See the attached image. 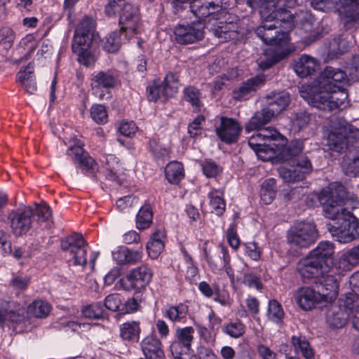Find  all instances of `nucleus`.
<instances>
[{"mask_svg": "<svg viewBox=\"0 0 359 359\" xmlns=\"http://www.w3.org/2000/svg\"><path fill=\"white\" fill-rule=\"evenodd\" d=\"M319 65L316 58L304 54L294 61L293 68L299 76L304 78L313 75L318 69Z\"/></svg>", "mask_w": 359, "mask_h": 359, "instance_id": "nucleus-29", "label": "nucleus"}, {"mask_svg": "<svg viewBox=\"0 0 359 359\" xmlns=\"http://www.w3.org/2000/svg\"><path fill=\"white\" fill-rule=\"evenodd\" d=\"M292 344L297 353H301L305 359H314L313 350L304 336H292Z\"/></svg>", "mask_w": 359, "mask_h": 359, "instance_id": "nucleus-39", "label": "nucleus"}, {"mask_svg": "<svg viewBox=\"0 0 359 359\" xmlns=\"http://www.w3.org/2000/svg\"><path fill=\"white\" fill-rule=\"evenodd\" d=\"M359 140V129L344 119H339L338 126L328 134L327 145L330 149L341 152L348 145Z\"/></svg>", "mask_w": 359, "mask_h": 359, "instance_id": "nucleus-8", "label": "nucleus"}, {"mask_svg": "<svg viewBox=\"0 0 359 359\" xmlns=\"http://www.w3.org/2000/svg\"><path fill=\"white\" fill-rule=\"evenodd\" d=\"M276 195V182L273 178L266 180L260 189L261 200L265 204H270Z\"/></svg>", "mask_w": 359, "mask_h": 359, "instance_id": "nucleus-41", "label": "nucleus"}, {"mask_svg": "<svg viewBox=\"0 0 359 359\" xmlns=\"http://www.w3.org/2000/svg\"><path fill=\"white\" fill-rule=\"evenodd\" d=\"M50 311V304L41 299L34 301L25 311L24 305L13 300L0 299V326L3 327L7 321L21 323L27 318H43L49 314Z\"/></svg>", "mask_w": 359, "mask_h": 359, "instance_id": "nucleus-4", "label": "nucleus"}, {"mask_svg": "<svg viewBox=\"0 0 359 359\" xmlns=\"http://www.w3.org/2000/svg\"><path fill=\"white\" fill-rule=\"evenodd\" d=\"M165 233L163 231L157 230L152 235L147 244V250L149 256L156 259L164 249Z\"/></svg>", "mask_w": 359, "mask_h": 359, "instance_id": "nucleus-31", "label": "nucleus"}, {"mask_svg": "<svg viewBox=\"0 0 359 359\" xmlns=\"http://www.w3.org/2000/svg\"><path fill=\"white\" fill-rule=\"evenodd\" d=\"M286 144V142H285ZM304 149L303 141L300 140H292L286 147L285 144L279 151H276V154H281L285 160L296 159L302 156H306L302 154Z\"/></svg>", "mask_w": 359, "mask_h": 359, "instance_id": "nucleus-33", "label": "nucleus"}, {"mask_svg": "<svg viewBox=\"0 0 359 359\" xmlns=\"http://www.w3.org/2000/svg\"><path fill=\"white\" fill-rule=\"evenodd\" d=\"M121 30L128 34H136L141 30L139 10L137 6L127 3L122 8L119 15Z\"/></svg>", "mask_w": 359, "mask_h": 359, "instance_id": "nucleus-22", "label": "nucleus"}, {"mask_svg": "<svg viewBox=\"0 0 359 359\" xmlns=\"http://www.w3.org/2000/svg\"><path fill=\"white\" fill-rule=\"evenodd\" d=\"M194 327L189 326L176 327L174 340L170 342V350L174 359H192L196 358L191 352L194 337Z\"/></svg>", "mask_w": 359, "mask_h": 359, "instance_id": "nucleus-13", "label": "nucleus"}, {"mask_svg": "<svg viewBox=\"0 0 359 359\" xmlns=\"http://www.w3.org/2000/svg\"><path fill=\"white\" fill-rule=\"evenodd\" d=\"M165 177L172 184H177L184 177L183 165L178 161L170 162L165 169Z\"/></svg>", "mask_w": 359, "mask_h": 359, "instance_id": "nucleus-36", "label": "nucleus"}, {"mask_svg": "<svg viewBox=\"0 0 359 359\" xmlns=\"http://www.w3.org/2000/svg\"><path fill=\"white\" fill-rule=\"evenodd\" d=\"M219 123L215 127V133L221 141L226 144L236 142L242 130L240 123L234 118L219 116Z\"/></svg>", "mask_w": 359, "mask_h": 359, "instance_id": "nucleus-23", "label": "nucleus"}, {"mask_svg": "<svg viewBox=\"0 0 359 359\" xmlns=\"http://www.w3.org/2000/svg\"><path fill=\"white\" fill-rule=\"evenodd\" d=\"M334 245L329 241H321L309 255L322 264L325 268L331 269L333 263Z\"/></svg>", "mask_w": 359, "mask_h": 359, "instance_id": "nucleus-26", "label": "nucleus"}, {"mask_svg": "<svg viewBox=\"0 0 359 359\" xmlns=\"http://www.w3.org/2000/svg\"><path fill=\"white\" fill-rule=\"evenodd\" d=\"M330 269L324 266L309 255L302 259L297 264V271L304 280L316 279V284L328 289L327 285V275Z\"/></svg>", "mask_w": 359, "mask_h": 359, "instance_id": "nucleus-15", "label": "nucleus"}, {"mask_svg": "<svg viewBox=\"0 0 359 359\" xmlns=\"http://www.w3.org/2000/svg\"><path fill=\"white\" fill-rule=\"evenodd\" d=\"M141 348L147 359H165L162 343L156 335L146 337L141 343Z\"/></svg>", "mask_w": 359, "mask_h": 359, "instance_id": "nucleus-28", "label": "nucleus"}, {"mask_svg": "<svg viewBox=\"0 0 359 359\" xmlns=\"http://www.w3.org/2000/svg\"><path fill=\"white\" fill-rule=\"evenodd\" d=\"M320 202L326 217L335 221L327 224L332 236L341 243H349L359 237V222L347 209L359 205L355 196L348 197L345 187L334 182L321 191Z\"/></svg>", "mask_w": 359, "mask_h": 359, "instance_id": "nucleus-1", "label": "nucleus"}, {"mask_svg": "<svg viewBox=\"0 0 359 359\" xmlns=\"http://www.w3.org/2000/svg\"><path fill=\"white\" fill-rule=\"evenodd\" d=\"M237 4H246L252 9H259L260 17L275 22L287 32L294 27V17L290 11L282 8L285 0H236Z\"/></svg>", "mask_w": 359, "mask_h": 359, "instance_id": "nucleus-5", "label": "nucleus"}, {"mask_svg": "<svg viewBox=\"0 0 359 359\" xmlns=\"http://www.w3.org/2000/svg\"><path fill=\"white\" fill-rule=\"evenodd\" d=\"M267 106L256 112L245 126V130L259 128L283 111L290 103L289 93L285 91L274 92L266 96Z\"/></svg>", "mask_w": 359, "mask_h": 359, "instance_id": "nucleus-7", "label": "nucleus"}, {"mask_svg": "<svg viewBox=\"0 0 359 359\" xmlns=\"http://www.w3.org/2000/svg\"><path fill=\"white\" fill-rule=\"evenodd\" d=\"M318 291L310 287H300L294 292L296 303L304 311H310L317 304L336 298L337 291H330L325 287L316 285Z\"/></svg>", "mask_w": 359, "mask_h": 359, "instance_id": "nucleus-9", "label": "nucleus"}, {"mask_svg": "<svg viewBox=\"0 0 359 359\" xmlns=\"http://www.w3.org/2000/svg\"><path fill=\"white\" fill-rule=\"evenodd\" d=\"M102 162L105 164L107 177L111 181H116V172L120 167L118 158L114 154H107L103 156Z\"/></svg>", "mask_w": 359, "mask_h": 359, "instance_id": "nucleus-42", "label": "nucleus"}, {"mask_svg": "<svg viewBox=\"0 0 359 359\" xmlns=\"http://www.w3.org/2000/svg\"><path fill=\"white\" fill-rule=\"evenodd\" d=\"M90 116L98 124H104L107 121V113L104 105L93 104L90 108Z\"/></svg>", "mask_w": 359, "mask_h": 359, "instance_id": "nucleus-50", "label": "nucleus"}, {"mask_svg": "<svg viewBox=\"0 0 359 359\" xmlns=\"http://www.w3.org/2000/svg\"><path fill=\"white\" fill-rule=\"evenodd\" d=\"M183 93L184 100L191 104L194 111H199L202 107L199 90L194 86H188L184 89Z\"/></svg>", "mask_w": 359, "mask_h": 359, "instance_id": "nucleus-45", "label": "nucleus"}, {"mask_svg": "<svg viewBox=\"0 0 359 359\" xmlns=\"http://www.w3.org/2000/svg\"><path fill=\"white\" fill-rule=\"evenodd\" d=\"M152 276V270L147 265H141L136 267L131 270L126 277V281L128 283L126 289L140 292L149 285Z\"/></svg>", "mask_w": 359, "mask_h": 359, "instance_id": "nucleus-24", "label": "nucleus"}, {"mask_svg": "<svg viewBox=\"0 0 359 359\" xmlns=\"http://www.w3.org/2000/svg\"><path fill=\"white\" fill-rule=\"evenodd\" d=\"M359 310V302H353L351 297L340 300L339 304H334L327 312L326 319L327 324L333 328H341L348 318L352 320L353 324L354 316Z\"/></svg>", "mask_w": 359, "mask_h": 359, "instance_id": "nucleus-10", "label": "nucleus"}, {"mask_svg": "<svg viewBox=\"0 0 359 359\" xmlns=\"http://www.w3.org/2000/svg\"><path fill=\"white\" fill-rule=\"evenodd\" d=\"M350 79L353 81L359 80V56H354L348 67Z\"/></svg>", "mask_w": 359, "mask_h": 359, "instance_id": "nucleus-62", "label": "nucleus"}, {"mask_svg": "<svg viewBox=\"0 0 359 359\" xmlns=\"http://www.w3.org/2000/svg\"><path fill=\"white\" fill-rule=\"evenodd\" d=\"M221 25L218 26L214 30V34L221 42L227 41L229 40L234 39L237 36V26L233 22L220 23Z\"/></svg>", "mask_w": 359, "mask_h": 359, "instance_id": "nucleus-37", "label": "nucleus"}, {"mask_svg": "<svg viewBox=\"0 0 359 359\" xmlns=\"http://www.w3.org/2000/svg\"><path fill=\"white\" fill-rule=\"evenodd\" d=\"M358 261L350 250L343 253L335 266H332L330 269L327 281V285L330 291H338V283L344 273L352 270L357 264Z\"/></svg>", "mask_w": 359, "mask_h": 359, "instance_id": "nucleus-17", "label": "nucleus"}, {"mask_svg": "<svg viewBox=\"0 0 359 359\" xmlns=\"http://www.w3.org/2000/svg\"><path fill=\"white\" fill-rule=\"evenodd\" d=\"M140 332V323L137 321L126 322L120 325V337L124 341H138Z\"/></svg>", "mask_w": 359, "mask_h": 359, "instance_id": "nucleus-34", "label": "nucleus"}, {"mask_svg": "<svg viewBox=\"0 0 359 359\" xmlns=\"http://www.w3.org/2000/svg\"><path fill=\"white\" fill-rule=\"evenodd\" d=\"M74 145L71 146L67 154L73 160L78 163L82 168L83 172H88L94 170L95 162L93 158L89 156L88 154L84 151L82 144L76 137H72Z\"/></svg>", "mask_w": 359, "mask_h": 359, "instance_id": "nucleus-25", "label": "nucleus"}, {"mask_svg": "<svg viewBox=\"0 0 359 359\" xmlns=\"http://www.w3.org/2000/svg\"><path fill=\"white\" fill-rule=\"evenodd\" d=\"M120 83L119 76L116 71L95 72L90 79V86L93 94L100 100L109 97V90L115 88Z\"/></svg>", "mask_w": 359, "mask_h": 359, "instance_id": "nucleus-16", "label": "nucleus"}, {"mask_svg": "<svg viewBox=\"0 0 359 359\" xmlns=\"http://www.w3.org/2000/svg\"><path fill=\"white\" fill-rule=\"evenodd\" d=\"M126 4L125 0H108L104 6V13L109 18L115 17L116 14L120 15L122 8Z\"/></svg>", "mask_w": 359, "mask_h": 359, "instance_id": "nucleus-51", "label": "nucleus"}, {"mask_svg": "<svg viewBox=\"0 0 359 359\" xmlns=\"http://www.w3.org/2000/svg\"><path fill=\"white\" fill-rule=\"evenodd\" d=\"M204 25L201 21L182 22L174 28L175 41L180 44L193 43L204 37Z\"/></svg>", "mask_w": 359, "mask_h": 359, "instance_id": "nucleus-21", "label": "nucleus"}, {"mask_svg": "<svg viewBox=\"0 0 359 359\" xmlns=\"http://www.w3.org/2000/svg\"><path fill=\"white\" fill-rule=\"evenodd\" d=\"M347 81L346 74L338 68L327 67L318 78L319 92L299 90L300 96L307 102L323 111L342 109L348 104V93L340 84Z\"/></svg>", "mask_w": 359, "mask_h": 359, "instance_id": "nucleus-2", "label": "nucleus"}, {"mask_svg": "<svg viewBox=\"0 0 359 359\" xmlns=\"http://www.w3.org/2000/svg\"><path fill=\"white\" fill-rule=\"evenodd\" d=\"M220 252L222 254L221 259L223 260V269L226 272V275L229 276L231 282L234 281V271L231 268L230 264L231 257L229 255L227 249L221 245L220 246Z\"/></svg>", "mask_w": 359, "mask_h": 359, "instance_id": "nucleus-53", "label": "nucleus"}, {"mask_svg": "<svg viewBox=\"0 0 359 359\" xmlns=\"http://www.w3.org/2000/svg\"><path fill=\"white\" fill-rule=\"evenodd\" d=\"M153 219V212L149 205L142 206L136 215V226L140 230L149 228Z\"/></svg>", "mask_w": 359, "mask_h": 359, "instance_id": "nucleus-40", "label": "nucleus"}, {"mask_svg": "<svg viewBox=\"0 0 359 359\" xmlns=\"http://www.w3.org/2000/svg\"><path fill=\"white\" fill-rule=\"evenodd\" d=\"M137 128L133 121H122L118 127V130L123 135L130 137L135 134Z\"/></svg>", "mask_w": 359, "mask_h": 359, "instance_id": "nucleus-61", "label": "nucleus"}, {"mask_svg": "<svg viewBox=\"0 0 359 359\" xmlns=\"http://www.w3.org/2000/svg\"><path fill=\"white\" fill-rule=\"evenodd\" d=\"M279 28L275 22L263 20L262 25L255 29L256 35L263 43L272 46L264 50L266 59L259 62V67L262 70L270 68L283 58L278 49L287 45L289 36L286 31Z\"/></svg>", "mask_w": 359, "mask_h": 359, "instance_id": "nucleus-3", "label": "nucleus"}, {"mask_svg": "<svg viewBox=\"0 0 359 359\" xmlns=\"http://www.w3.org/2000/svg\"><path fill=\"white\" fill-rule=\"evenodd\" d=\"M187 311V306L180 304L167 309L164 312V316L173 323L181 322L186 318Z\"/></svg>", "mask_w": 359, "mask_h": 359, "instance_id": "nucleus-43", "label": "nucleus"}, {"mask_svg": "<svg viewBox=\"0 0 359 359\" xmlns=\"http://www.w3.org/2000/svg\"><path fill=\"white\" fill-rule=\"evenodd\" d=\"M222 331L232 338H238L245 332V326L239 320L230 322L222 327Z\"/></svg>", "mask_w": 359, "mask_h": 359, "instance_id": "nucleus-47", "label": "nucleus"}, {"mask_svg": "<svg viewBox=\"0 0 359 359\" xmlns=\"http://www.w3.org/2000/svg\"><path fill=\"white\" fill-rule=\"evenodd\" d=\"M113 257L119 264H135L142 259V253L138 250L121 247L113 252Z\"/></svg>", "mask_w": 359, "mask_h": 359, "instance_id": "nucleus-30", "label": "nucleus"}, {"mask_svg": "<svg viewBox=\"0 0 359 359\" xmlns=\"http://www.w3.org/2000/svg\"><path fill=\"white\" fill-rule=\"evenodd\" d=\"M190 8L191 12L201 22L207 17L214 15L221 10V6L213 2H205L201 4L193 2Z\"/></svg>", "mask_w": 359, "mask_h": 359, "instance_id": "nucleus-32", "label": "nucleus"}, {"mask_svg": "<svg viewBox=\"0 0 359 359\" xmlns=\"http://www.w3.org/2000/svg\"><path fill=\"white\" fill-rule=\"evenodd\" d=\"M61 248L74 260V264L84 266L86 264V242L81 234L75 233L61 241Z\"/></svg>", "mask_w": 359, "mask_h": 359, "instance_id": "nucleus-18", "label": "nucleus"}, {"mask_svg": "<svg viewBox=\"0 0 359 359\" xmlns=\"http://www.w3.org/2000/svg\"><path fill=\"white\" fill-rule=\"evenodd\" d=\"M342 168L344 173L348 176L356 177L359 175V149L353 158L344 157Z\"/></svg>", "mask_w": 359, "mask_h": 359, "instance_id": "nucleus-44", "label": "nucleus"}, {"mask_svg": "<svg viewBox=\"0 0 359 359\" xmlns=\"http://www.w3.org/2000/svg\"><path fill=\"white\" fill-rule=\"evenodd\" d=\"M203 174L207 177H215L221 172L222 168L213 161L206 160L201 164Z\"/></svg>", "mask_w": 359, "mask_h": 359, "instance_id": "nucleus-52", "label": "nucleus"}, {"mask_svg": "<svg viewBox=\"0 0 359 359\" xmlns=\"http://www.w3.org/2000/svg\"><path fill=\"white\" fill-rule=\"evenodd\" d=\"M34 210L30 206H25L12 210L8 215L10 227L15 236L27 234L32 227Z\"/></svg>", "mask_w": 359, "mask_h": 359, "instance_id": "nucleus-20", "label": "nucleus"}, {"mask_svg": "<svg viewBox=\"0 0 359 359\" xmlns=\"http://www.w3.org/2000/svg\"><path fill=\"white\" fill-rule=\"evenodd\" d=\"M243 283L248 287L250 288H255L257 290H261L262 287L259 278L252 273H247L244 274Z\"/></svg>", "mask_w": 359, "mask_h": 359, "instance_id": "nucleus-57", "label": "nucleus"}, {"mask_svg": "<svg viewBox=\"0 0 359 359\" xmlns=\"http://www.w3.org/2000/svg\"><path fill=\"white\" fill-rule=\"evenodd\" d=\"M318 237L316 227L312 222H297L287 231V243L299 248L309 247Z\"/></svg>", "mask_w": 359, "mask_h": 359, "instance_id": "nucleus-12", "label": "nucleus"}, {"mask_svg": "<svg viewBox=\"0 0 359 359\" xmlns=\"http://www.w3.org/2000/svg\"><path fill=\"white\" fill-rule=\"evenodd\" d=\"M0 250L4 255H8L11 252V243L9 241V235L3 230H0Z\"/></svg>", "mask_w": 359, "mask_h": 359, "instance_id": "nucleus-60", "label": "nucleus"}, {"mask_svg": "<svg viewBox=\"0 0 359 359\" xmlns=\"http://www.w3.org/2000/svg\"><path fill=\"white\" fill-rule=\"evenodd\" d=\"M137 203V198L135 196L128 195L118 199L116 205L120 211H124L126 208L134 205Z\"/></svg>", "mask_w": 359, "mask_h": 359, "instance_id": "nucleus-59", "label": "nucleus"}, {"mask_svg": "<svg viewBox=\"0 0 359 359\" xmlns=\"http://www.w3.org/2000/svg\"><path fill=\"white\" fill-rule=\"evenodd\" d=\"M209 204L217 215H222L225 211L226 203L224 200V192L220 189H212L208 194Z\"/></svg>", "mask_w": 359, "mask_h": 359, "instance_id": "nucleus-38", "label": "nucleus"}, {"mask_svg": "<svg viewBox=\"0 0 359 359\" xmlns=\"http://www.w3.org/2000/svg\"><path fill=\"white\" fill-rule=\"evenodd\" d=\"M283 316L284 312L281 304L274 299L269 301L267 310L268 318L273 323H279Z\"/></svg>", "mask_w": 359, "mask_h": 359, "instance_id": "nucleus-48", "label": "nucleus"}, {"mask_svg": "<svg viewBox=\"0 0 359 359\" xmlns=\"http://www.w3.org/2000/svg\"><path fill=\"white\" fill-rule=\"evenodd\" d=\"M257 350L262 359H278L276 353L265 345H258Z\"/></svg>", "mask_w": 359, "mask_h": 359, "instance_id": "nucleus-64", "label": "nucleus"}, {"mask_svg": "<svg viewBox=\"0 0 359 359\" xmlns=\"http://www.w3.org/2000/svg\"><path fill=\"white\" fill-rule=\"evenodd\" d=\"M122 305L121 297L118 294H111L104 299V306L109 311H117Z\"/></svg>", "mask_w": 359, "mask_h": 359, "instance_id": "nucleus-54", "label": "nucleus"}, {"mask_svg": "<svg viewBox=\"0 0 359 359\" xmlns=\"http://www.w3.org/2000/svg\"><path fill=\"white\" fill-rule=\"evenodd\" d=\"M313 16L308 11H300L294 14V26L295 25H304L306 24H311L313 22Z\"/></svg>", "mask_w": 359, "mask_h": 359, "instance_id": "nucleus-58", "label": "nucleus"}, {"mask_svg": "<svg viewBox=\"0 0 359 359\" xmlns=\"http://www.w3.org/2000/svg\"><path fill=\"white\" fill-rule=\"evenodd\" d=\"M178 78L176 74L170 72L166 74L163 81L155 80L152 85L147 88L149 101L156 102L161 97L173 96L178 90Z\"/></svg>", "mask_w": 359, "mask_h": 359, "instance_id": "nucleus-19", "label": "nucleus"}, {"mask_svg": "<svg viewBox=\"0 0 359 359\" xmlns=\"http://www.w3.org/2000/svg\"><path fill=\"white\" fill-rule=\"evenodd\" d=\"M82 316L89 319H101L104 317V309L101 302H94L83 307Z\"/></svg>", "mask_w": 359, "mask_h": 359, "instance_id": "nucleus-46", "label": "nucleus"}, {"mask_svg": "<svg viewBox=\"0 0 359 359\" xmlns=\"http://www.w3.org/2000/svg\"><path fill=\"white\" fill-rule=\"evenodd\" d=\"M76 53L78 54V60L80 64L89 67L94 63V57L88 52V49L80 50Z\"/></svg>", "mask_w": 359, "mask_h": 359, "instance_id": "nucleus-63", "label": "nucleus"}, {"mask_svg": "<svg viewBox=\"0 0 359 359\" xmlns=\"http://www.w3.org/2000/svg\"><path fill=\"white\" fill-rule=\"evenodd\" d=\"M121 43L120 32H114L106 38L103 47L109 53H115L119 49Z\"/></svg>", "mask_w": 359, "mask_h": 359, "instance_id": "nucleus-49", "label": "nucleus"}, {"mask_svg": "<svg viewBox=\"0 0 359 359\" xmlns=\"http://www.w3.org/2000/svg\"><path fill=\"white\" fill-rule=\"evenodd\" d=\"M83 32L81 28H76L75 30L72 46L74 53L88 49L94 39L95 36Z\"/></svg>", "mask_w": 359, "mask_h": 359, "instance_id": "nucleus-35", "label": "nucleus"}, {"mask_svg": "<svg viewBox=\"0 0 359 359\" xmlns=\"http://www.w3.org/2000/svg\"><path fill=\"white\" fill-rule=\"evenodd\" d=\"M95 20L92 18L86 16L81 20L76 28H81L83 33L95 36Z\"/></svg>", "mask_w": 359, "mask_h": 359, "instance_id": "nucleus-56", "label": "nucleus"}, {"mask_svg": "<svg viewBox=\"0 0 359 359\" xmlns=\"http://www.w3.org/2000/svg\"><path fill=\"white\" fill-rule=\"evenodd\" d=\"M262 127L252 130L258 132L249 138L248 144L255 151L258 158L266 161L282 149L285 138L275 128Z\"/></svg>", "mask_w": 359, "mask_h": 359, "instance_id": "nucleus-6", "label": "nucleus"}, {"mask_svg": "<svg viewBox=\"0 0 359 359\" xmlns=\"http://www.w3.org/2000/svg\"><path fill=\"white\" fill-rule=\"evenodd\" d=\"M313 165L307 156L292 159L287 166L278 168V174L286 183H295L303 181L311 173Z\"/></svg>", "mask_w": 359, "mask_h": 359, "instance_id": "nucleus-14", "label": "nucleus"}, {"mask_svg": "<svg viewBox=\"0 0 359 359\" xmlns=\"http://www.w3.org/2000/svg\"><path fill=\"white\" fill-rule=\"evenodd\" d=\"M36 214L39 222L48 221L52 217V212L50 207L46 204L36 205L34 214Z\"/></svg>", "mask_w": 359, "mask_h": 359, "instance_id": "nucleus-55", "label": "nucleus"}, {"mask_svg": "<svg viewBox=\"0 0 359 359\" xmlns=\"http://www.w3.org/2000/svg\"><path fill=\"white\" fill-rule=\"evenodd\" d=\"M264 81L265 76L264 75H259L248 79L233 90V98L238 100L249 99L264 84Z\"/></svg>", "mask_w": 359, "mask_h": 359, "instance_id": "nucleus-27", "label": "nucleus"}, {"mask_svg": "<svg viewBox=\"0 0 359 359\" xmlns=\"http://www.w3.org/2000/svg\"><path fill=\"white\" fill-rule=\"evenodd\" d=\"M311 4L318 11L334 9L348 21L359 20V0H311Z\"/></svg>", "mask_w": 359, "mask_h": 359, "instance_id": "nucleus-11", "label": "nucleus"}]
</instances>
